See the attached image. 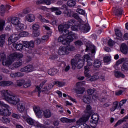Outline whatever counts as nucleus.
I'll return each instance as SVG.
<instances>
[{
	"instance_id": "f257e3e1",
	"label": "nucleus",
	"mask_w": 128,
	"mask_h": 128,
	"mask_svg": "<svg viewBox=\"0 0 128 128\" xmlns=\"http://www.w3.org/2000/svg\"><path fill=\"white\" fill-rule=\"evenodd\" d=\"M71 27V30L73 31H76L78 30H80L84 33H87L90 30L88 26L82 24V21L81 19L76 21V20H70L68 21L67 24H60L58 27L60 32H62L63 35L58 38V42H62L64 45H69L70 42L76 39L78 36L76 34L72 32H69L68 29Z\"/></svg>"
},
{
	"instance_id": "f03ea898",
	"label": "nucleus",
	"mask_w": 128,
	"mask_h": 128,
	"mask_svg": "<svg viewBox=\"0 0 128 128\" xmlns=\"http://www.w3.org/2000/svg\"><path fill=\"white\" fill-rule=\"evenodd\" d=\"M90 54H86L83 56L82 59L80 55L78 54L76 56L75 58L71 60L72 68L74 70L76 69V67H77L78 69H80L83 66L84 62H86L88 65L84 67V73L85 76L88 78V80L93 82L94 80H98V78H100L102 80H105L106 78L104 74H101L100 75V76L98 74L91 76L89 74V69L90 66L92 65V62H93V61L90 58Z\"/></svg>"
},
{
	"instance_id": "7ed1b4c3",
	"label": "nucleus",
	"mask_w": 128,
	"mask_h": 128,
	"mask_svg": "<svg viewBox=\"0 0 128 128\" xmlns=\"http://www.w3.org/2000/svg\"><path fill=\"white\" fill-rule=\"evenodd\" d=\"M1 95L2 98L10 104L14 106L16 105V108L20 112H24L26 111L25 105L24 102H20L19 97L12 94L9 90H3L2 91Z\"/></svg>"
},
{
	"instance_id": "20e7f679",
	"label": "nucleus",
	"mask_w": 128,
	"mask_h": 128,
	"mask_svg": "<svg viewBox=\"0 0 128 128\" xmlns=\"http://www.w3.org/2000/svg\"><path fill=\"white\" fill-rule=\"evenodd\" d=\"M91 109V106L88 104L86 110L84 111V114L76 122V124H77L76 126H72L70 128H90L86 122L90 118Z\"/></svg>"
},
{
	"instance_id": "39448f33",
	"label": "nucleus",
	"mask_w": 128,
	"mask_h": 128,
	"mask_svg": "<svg viewBox=\"0 0 128 128\" xmlns=\"http://www.w3.org/2000/svg\"><path fill=\"white\" fill-rule=\"evenodd\" d=\"M23 56L22 54L18 53H14L10 54L8 58H6L5 56L0 58V61H2V64L4 66H10L12 62L18 58H21Z\"/></svg>"
},
{
	"instance_id": "423d86ee",
	"label": "nucleus",
	"mask_w": 128,
	"mask_h": 128,
	"mask_svg": "<svg viewBox=\"0 0 128 128\" xmlns=\"http://www.w3.org/2000/svg\"><path fill=\"white\" fill-rule=\"evenodd\" d=\"M0 114L4 116H9L12 114V112L10 111V106L4 102L0 101Z\"/></svg>"
},
{
	"instance_id": "0eeeda50",
	"label": "nucleus",
	"mask_w": 128,
	"mask_h": 128,
	"mask_svg": "<svg viewBox=\"0 0 128 128\" xmlns=\"http://www.w3.org/2000/svg\"><path fill=\"white\" fill-rule=\"evenodd\" d=\"M74 46L68 45L67 47L60 46L58 50V54L60 56H64L69 54V52L74 50Z\"/></svg>"
},
{
	"instance_id": "6e6552de",
	"label": "nucleus",
	"mask_w": 128,
	"mask_h": 128,
	"mask_svg": "<svg viewBox=\"0 0 128 128\" xmlns=\"http://www.w3.org/2000/svg\"><path fill=\"white\" fill-rule=\"evenodd\" d=\"M24 121H26L30 125H34L39 128H44L43 126L38 122H36L34 120L32 119L30 117L26 114L22 116Z\"/></svg>"
},
{
	"instance_id": "1a4fd4ad",
	"label": "nucleus",
	"mask_w": 128,
	"mask_h": 128,
	"mask_svg": "<svg viewBox=\"0 0 128 128\" xmlns=\"http://www.w3.org/2000/svg\"><path fill=\"white\" fill-rule=\"evenodd\" d=\"M85 84L86 82L84 81L78 82L76 84V89H75L76 94H82L84 92V88H82V86L83 85H84Z\"/></svg>"
},
{
	"instance_id": "9d476101",
	"label": "nucleus",
	"mask_w": 128,
	"mask_h": 128,
	"mask_svg": "<svg viewBox=\"0 0 128 128\" xmlns=\"http://www.w3.org/2000/svg\"><path fill=\"white\" fill-rule=\"evenodd\" d=\"M99 118L97 114H94L90 119V125L92 127L94 128L96 124H98Z\"/></svg>"
},
{
	"instance_id": "9b49d317",
	"label": "nucleus",
	"mask_w": 128,
	"mask_h": 128,
	"mask_svg": "<svg viewBox=\"0 0 128 128\" xmlns=\"http://www.w3.org/2000/svg\"><path fill=\"white\" fill-rule=\"evenodd\" d=\"M65 8H66V6H62L61 8L53 7L49 8V10L52 12H55V14H56V16H60V14H62V12L60 10V9L64 10V12L66 11Z\"/></svg>"
},
{
	"instance_id": "f8f14e48",
	"label": "nucleus",
	"mask_w": 128,
	"mask_h": 128,
	"mask_svg": "<svg viewBox=\"0 0 128 128\" xmlns=\"http://www.w3.org/2000/svg\"><path fill=\"white\" fill-rule=\"evenodd\" d=\"M65 11L64 12V14L67 16H73L76 20H79V17L77 14H74V12L70 10H68L66 8H65Z\"/></svg>"
},
{
	"instance_id": "ddd939ff",
	"label": "nucleus",
	"mask_w": 128,
	"mask_h": 128,
	"mask_svg": "<svg viewBox=\"0 0 128 128\" xmlns=\"http://www.w3.org/2000/svg\"><path fill=\"white\" fill-rule=\"evenodd\" d=\"M19 39L18 34H11L8 38V44L11 45L12 44L16 42Z\"/></svg>"
},
{
	"instance_id": "4468645a",
	"label": "nucleus",
	"mask_w": 128,
	"mask_h": 128,
	"mask_svg": "<svg viewBox=\"0 0 128 128\" xmlns=\"http://www.w3.org/2000/svg\"><path fill=\"white\" fill-rule=\"evenodd\" d=\"M38 68H34L32 65H28L20 69L22 72H31L34 70H38Z\"/></svg>"
},
{
	"instance_id": "2eb2a0df",
	"label": "nucleus",
	"mask_w": 128,
	"mask_h": 128,
	"mask_svg": "<svg viewBox=\"0 0 128 128\" xmlns=\"http://www.w3.org/2000/svg\"><path fill=\"white\" fill-rule=\"evenodd\" d=\"M22 46H24V47L32 50L34 47V42L33 40H30V42L22 41Z\"/></svg>"
},
{
	"instance_id": "dca6fc26",
	"label": "nucleus",
	"mask_w": 128,
	"mask_h": 128,
	"mask_svg": "<svg viewBox=\"0 0 128 128\" xmlns=\"http://www.w3.org/2000/svg\"><path fill=\"white\" fill-rule=\"evenodd\" d=\"M46 82V80H44V81L42 82H41L40 84V86H37L36 87V90H38V96L40 97V92H46L48 91V89L47 88H44V90H41V89L43 87V86H44V84Z\"/></svg>"
},
{
	"instance_id": "f3484780",
	"label": "nucleus",
	"mask_w": 128,
	"mask_h": 128,
	"mask_svg": "<svg viewBox=\"0 0 128 128\" xmlns=\"http://www.w3.org/2000/svg\"><path fill=\"white\" fill-rule=\"evenodd\" d=\"M26 22H32L35 20V16L32 14H27L24 18Z\"/></svg>"
},
{
	"instance_id": "a211bd4d",
	"label": "nucleus",
	"mask_w": 128,
	"mask_h": 128,
	"mask_svg": "<svg viewBox=\"0 0 128 128\" xmlns=\"http://www.w3.org/2000/svg\"><path fill=\"white\" fill-rule=\"evenodd\" d=\"M120 51L124 54H128V48L127 45L126 44L122 43L121 44Z\"/></svg>"
},
{
	"instance_id": "6ab92c4d",
	"label": "nucleus",
	"mask_w": 128,
	"mask_h": 128,
	"mask_svg": "<svg viewBox=\"0 0 128 128\" xmlns=\"http://www.w3.org/2000/svg\"><path fill=\"white\" fill-rule=\"evenodd\" d=\"M34 110L38 116L40 117L42 115V110H40L39 107H36V106H35L34 107Z\"/></svg>"
},
{
	"instance_id": "aec40b11",
	"label": "nucleus",
	"mask_w": 128,
	"mask_h": 128,
	"mask_svg": "<svg viewBox=\"0 0 128 128\" xmlns=\"http://www.w3.org/2000/svg\"><path fill=\"white\" fill-rule=\"evenodd\" d=\"M12 24L15 26L20 23V20L18 17H14L11 20Z\"/></svg>"
},
{
	"instance_id": "412c9836",
	"label": "nucleus",
	"mask_w": 128,
	"mask_h": 128,
	"mask_svg": "<svg viewBox=\"0 0 128 128\" xmlns=\"http://www.w3.org/2000/svg\"><path fill=\"white\" fill-rule=\"evenodd\" d=\"M92 98L90 95L84 96L82 98V100L84 103L90 104L92 102Z\"/></svg>"
},
{
	"instance_id": "4be33fe9",
	"label": "nucleus",
	"mask_w": 128,
	"mask_h": 128,
	"mask_svg": "<svg viewBox=\"0 0 128 128\" xmlns=\"http://www.w3.org/2000/svg\"><path fill=\"white\" fill-rule=\"evenodd\" d=\"M54 2L50 0H38L36 2L38 4H42L44 3L46 4V5H50L52 3H54Z\"/></svg>"
},
{
	"instance_id": "5701e85b",
	"label": "nucleus",
	"mask_w": 128,
	"mask_h": 128,
	"mask_svg": "<svg viewBox=\"0 0 128 128\" xmlns=\"http://www.w3.org/2000/svg\"><path fill=\"white\" fill-rule=\"evenodd\" d=\"M61 122L63 123H67V122H76V119H68L66 118H62L60 119Z\"/></svg>"
},
{
	"instance_id": "b1692460",
	"label": "nucleus",
	"mask_w": 128,
	"mask_h": 128,
	"mask_svg": "<svg viewBox=\"0 0 128 128\" xmlns=\"http://www.w3.org/2000/svg\"><path fill=\"white\" fill-rule=\"evenodd\" d=\"M42 115H44V117L46 118H49L52 116V113L50 110H42Z\"/></svg>"
},
{
	"instance_id": "393cba45",
	"label": "nucleus",
	"mask_w": 128,
	"mask_h": 128,
	"mask_svg": "<svg viewBox=\"0 0 128 128\" xmlns=\"http://www.w3.org/2000/svg\"><path fill=\"white\" fill-rule=\"evenodd\" d=\"M16 29L18 32H21L24 30V24L20 22L17 26H15Z\"/></svg>"
},
{
	"instance_id": "a878e982",
	"label": "nucleus",
	"mask_w": 128,
	"mask_h": 128,
	"mask_svg": "<svg viewBox=\"0 0 128 128\" xmlns=\"http://www.w3.org/2000/svg\"><path fill=\"white\" fill-rule=\"evenodd\" d=\"M12 84V82L2 81L0 82V86H10Z\"/></svg>"
},
{
	"instance_id": "bb28decb",
	"label": "nucleus",
	"mask_w": 128,
	"mask_h": 128,
	"mask_svg": "<svg viewBox=\"0 0 128 128\" xmlns=\"http://www.w3.org/2000/svg\"><path fill=\"white\" fill-rule=\"evenodd\" d=\"M58 72V70L56 68H50L48 70V74L50 76H54L57 74Z\"/></svg>"
},
{
	"instance_id": "cd10ccee",
	"label": "nucleus",
	"mask_w": 128,
	"mask_h": 128,
	"mask_svg": "<svg viewBox=\"0 0 128 128\" xmlns=\"http://www.w3.org/2000/svg\"><path fill=\"white\" fill-rule=\"evenodd\" d=\"M6 36L4 34H2L0 36V46H4L5 43Z\"/></svg>"
},
{
	"instance_id": "c85d7f7f",
	"label": "nucleus",
	"mask_w": 128,
	"mask_h": 128,
	"mask_svg": "<svg viewBox=\"0 0 128 128\" xmlns=\"http://www.w3.org/2000/svg\"><path fill=\"white\" fill-rule=\"evenodd\" d=\"M119 104L118 102H114L113 103L112 108H110L111 112H114L118 108Z\"/></svg>"
},
{
	"instance_id": "c756f323",
	"label": "nucleus",
	"mask_w": 128,
	"mask_h": 128,
	"mask_svg": "<svg viewBox=\"0 0 128 128\" xmlns=\"http://www.w3.org/2000/svg\"><path fill=\"white\" fill-rule=\"evenodd\" d=\"M128 120V114L122 120H118L114 125V126H117L118 125H120L122 123Z\"/></svg>"
},
{
	"instance_id": "7c9ffc66",
	"label": "nucleus",
	"mask_w": 128,
	"mask_h": 128,
	"mask_svg": "<svg viewBox=\"0 0 128 128\" xmlns=\"http://www.w3.org/2000/svg\"><path fill=\"white\" fill-rule=\"evenodd\" d=\"M13 46L15 47L17 50H21L23 48V44L20 43L17 44H13Z\"/></svg>"
},
{
	"instance_id": "2f4dec72",
	"label": "nucleus",
	"mask_w": 128,
	"mask_h": 128,
	"mask_svg": "<svg viewBox=\"0 0 128 128\" xmlns=\"http://www.w3.org/2000/svg\"><path fill=\"white\" fill-rule=\"evenodd\" d=\"M116 16H121L122 14V10L120 8H116L114 11Z\"/></svg>"
},
{
	"instance_id": "473e14b6",
	"label": "nucleus",
	"mask_w": 128,
	"mask_h": 128,
	"mask_svg": "<svg viewBox=\"0 0 128 128\" xmlns=\"http://www.w3.org/2000/svg\"><path fill=\"white\" fill-rule=\"evenodd\" d=\"M29 34L26 31H22L18 34L19 38H20L26 37L28 36Z\"/></svg>"
},
{
	"instance_id": "72a5a7b5",
	"label": "nucleus",
	"mask_w": 128,
	"mask_h": 128,
	"mask_svg": "<svg viewBox=\"0 0 128 128\" xmlns=\"http://www.w3.org/2000/svg\"><path fill=\"white\" fill-rule=\"evenodd\" d=\"M24 74L21 72H16V73H12L10 74L11 78H16V76H23Z\"/></svg>"
},
{
	"instance_id": "f704fd0d",
	"label": "nucleus",
	"mask_w": 128,
	"mask_h": 128,
	"mask_svg": "<svg viewBox=\"0 0 128 128\" xmlns=\"http://www.w3.org/2000/svg\"><path fill=\"white\" fill-rule=\"evenodd\" d=\"M114 75L116 78H125V76L122 73L119 72H115Z\"/></svg>"
},
{
	"instance_id": "c9c22d12",
	"label": "nucleus",
	"mask_w": 128,
	"mask_h": 128,
	"mask_svg": "<svg viewBox=\"0 0 128 128\" xmlns=\"http://www.w3.org/2000/svg\"><path fill=\"white\" fill-rule=\"evenodd\" d=\"M38 18L40 20L41 22L43 23L49 24L50 21L48 20H46V18H44L42 16L40 15L38 16Z\"/></svg>"
},
{
	"instance_id": "e433bc0d",
	"label": "nucleus",
	"mask_w": 128,
	"mask_h": 128,
	"mask_svg": "<svg viewBox=\"0 0 128 128\" xmlns=\"http://www.w3.org/2000/svg\"><path fill=\"white\" fill-rule=\"evenodd\" d=\"M63 97L64 98H66L67 100H70L72 102H76V99L72 98L70 96L67 95L66 94H63Z\"/></svg>"
},
{
	"instance_id": "4c0bfd02",
	"label": "nucleus",
	"mask_w": 128,
	"mask_h": 128,
	"mask_svg": "<svg viewBox=\"0 0 128 128\" xmlns=\"http://www.w3.org/2000/svg\"><path fill=\"white\" fill-rule=\"evenodd\" d=\"M67 5L70 7L74 6H76V2L74 0H70L68 1Z\"/></svg>"
},
{
	"instance_id": "58836bf2",
	"label": "nucleus",
	"mask_w": 128,
	"mask_h": 128,
	"mask_svg": "<svg viewBox=\"0 0 128 128\" xmlns=\"http://www.w3.org/2000/svg\"><path fill=\"white\" fill-rule=\"evenodd\" d=\"M115 34L116 36L118 38H122V34L121 32V31L118 29H116L115 30Z\"/></svg>"
},
{
	"instance_id": "ea45409f",
	"label": "nucleus",
	"mask_w": 128,
	"mask_h": 128,
	"mask_svg": "<svg viewBox=\"0 0 128 128\" xmlns=\"http://www.w3.org/2000/svg\"><path fill=\"white\" fill-rule=\"evenodd\" d=\"M22 60H18V62L14 64L13 66L14 68H18L20 66H22Z\"/></svg>"
},
{
	"instance_id": "a19ab883",
	"label": "nucleus",
	"mask_w": 128,
	"mask_h": 128,
	"mask_svg": "<svg viewBox=\"0 0 128 128\" xmlns=\"http://www.w3.org/2000/svg\"><path fill=\"white\" fill-rule=\"evenodd\" d=\"M122 71L128 70V62H124L122 66Z\"/></svg>"
},
{
	"instance_id": "79ce46f5",
	"label": "nucleus",
	"mask_w": 128,
	"mask_h": 128,
	"mask_svg": "<svg viewBox=\"0 0 128 128\" xmlns=\"http://www.w3.org/2000/svg\"><path fill=\"white\" fill-rule=\"evenodd\" d=\"M50 124H51V121L47 120L46 122V123H45V126L42 124V126H43V128H54V126H50V127L48 126Z\"/></svg>"
},
{
	"instance_id": "37998d69",
	"label": "nucleus",
	"mask_w": 128,
	"mask_h": 128,
	"mask_svg": "<svg viewBox=\"0 0 128 128\" xmlns=\"http://www.w3.org/2000/svg\"><path fill=\"white\" fill-rule=\"evenodd\" d=\"M6 21L4 20H1L0 21V30H3L4 26H5Z\"/></svg>"
},
{
	"instance_id": "c03bdc74",
	"label": "nucleus",
	"mask_w": 128,
	"mask_h": 128,
	"mask_svg": "<svg viewBox=\"0 0 128 128\" xmlns=\"http://www.w3.org/2000/svg\"><path fill=\"white\" fill-rule=\"evenodd\" d=\"M104 60L105 63H108L111 60V56H106L104 57Z\"/></svg>"
},
{
	"instance_id": "a18cd8bd",
	"label": "nucleus",
	"mask_w": 128,
	"mask_h": 128,
	"mask_svg": "<svg viewBox=\"0 0 128 128\" xmlns=\"http://www.w3.org/2000/svg\"><path fill=\"white\" fill-rule=\"evenodd\" d=\"M126 88H122V90H119L118 91H116V96H120L124 92H126Z\"/></svg>"
},
{
	"instance_id": "49530a36",
	"label": "nucleus",
	"mask_w": 128,
	"mask_h": 128,
	"mask_svg": "<svg viewBox=\"0 0 128 128\" xmlns=\"http://www.w3.org/2000/svg\"><path fill=\"white\" fill-rule=\"evenodd\" d=\"M2 122H3L5 124H8V123H10V118H5V117L2 118Z\"/></svg>"
},
{
	"instance_id": "de8ad7c7",
	"label": "nucleus",
	"mask_w": 128,
	"mask_h": 128,
	"mask_svg": "<svg viewBox=\"0 0 128 128\" xmlns=\"http://www.w3.org/2000/svg\"><path fill=\"white\" fill-rule=\"evenodd\" d=\"M25 82L24 80H19L16 82V85L18 86H21L24 84Z\"/></svg>"
},
{
	"instance_id": "09e8293b",
	"label": "nucleus",
	"mask_w": 128,
	"mask_h": 128,
	"mask_svg": "<svg viewBox=\"0 0 128 128\" xmlns=\"http://www.w3.org/2000/svg\"><path fill=\"white\" fill-rule=\"evenodd\" d=\"M31 86V82L30 81L28 80L27 82H25L24 83V86L25 88H28L30 87Z\"/></svg>"
},
{
	"instance_id": "8fccbe9b",
	"label": "nucleus",
	"mask_w": 128,
	"mask_h": 128,
	"mask_svg": "<svg viewBox=\"0 0 128 128\" xmlns=\"http://www.w3.org/2000/svg\"><path fill=\"white\" fill-rule=\"evenodd\" d=\"M32 28L34 31H36L40 28V26L38 23H36L32 26Z\"/></svg>"
},
{
	"instance_id": "3c124183",
	"label": "nucleus",
	"mask_w": 128,
	"mask_h": 128,
	"mask_svg": "<svg viewBox=\"0 0 128 128\" xmlns=\"http://www.w3.org/2000/svg\"><path fill=\"white\" fill-rule=\"evenodd\" d=\"M101 65V62L98 60H96L94 64V66L99 68Z\"/></svg>"
},
{
	"instance_id": "603ef678",
	"label": "nucleus",
	"mask_w": 128,
	"mask_h": 128,
	"mask_svg": "<svg viewBox=\"0 0 128 128\" xmlns=\"http://www.w3.org/2000/svg\"><path fill=\"white\" fill-rule=\"evenodd\" d=\"M74 44L76 46H78L82 45L83 43L82 41L78 40L74 42Z\"/></svg>"
},
{
	"instance_id": "864d4df0",
	"label": "nucleus",
	"mask_w": 128,
	"mask_h": 128,
	"mask_svg": "<svg viewBox=\"0 0 128 128\" xmlns=\"http://www.w3.org/2000/svg\"><path fill=\"white\" fill-rule=\"evenodd\" d=\"M12 118H14L16 120H19L20 118V115L16 114H12Z\"/></svg>"
},
{
	"instance_id": "5fc2aeb1",
	"label": "nucleus",
	"mask_w": 128,
	"mask_h": 128,
	"mask_svg": "<svg viewBox=\"0 0 128 128\" xmlns=\"http://www.w3.org/2000/svg\"><path fill=\"white\" fill-rule=\"evenodd\" d=\"M76 12L78 13H79L80 14H85V12L84 10L81 9V8H78L76 10Z\"/></svg>"
},
{
	"instance_id": "6e6d98bb",
	"label": "nucleus",
	"mask_w": 128,
	"mask_h": 128,
	"mask_svg": "<svg viewBox=\"0 0 128 128\" xmlns=\"http://www.w3.org/2000/svg\"><path fill=\"white\" fill-rule=\"evenodd\" d=\"M40 35V32L38 30H34L32 34V36L34 37H38Z\"/></svg>"
},
{
	"instance_id": "4d7b16f0",
	"label": "nucleus",
	"mask_w": 128,
	"mask_h": 128,
	"mask_svg": "<svg viewBox=\"0 0 128 128\" xmlns=\"http://www.w3.org/2000/svg\"><path fill=\"white\" fill-rule=\"evenodd\" d=\"M6 12L5 7L4 6L2 5L0 6V13L3 14L4 13Z\"/></svg>"
},
{
	"instance_id": "13d9d810",
	"label": "nucleus",
	"mask_w": 128,
	"mask_h": 128,
	"mask_svg": "<svg viewBox=\"0 0 128 128\" xmlns=\"http://www.w3.org/2000/svg\"><path fill=\"white\" fill-rule=\"evenodd\" d=\"M87 92L89 95L92 96L94 93V90L90 88L88 90Z\"/></svg>"
},
{
	"instance_id": "bf43d9fd",
	"label": "nucleus",
	"mask_w": 128,
	"mask_h": 128,
	"mask_svg": "<svg viewBox=\"0 0 128 128\" xmlns=\"http://www.w3.org/2000/svg\"><path fill=\"white\" fill-rule=\"evenodd\" d=\"M108 43V45L110 46H112L114 45V41H112V39H109Z\"/></svg>"
},
{
	"instance_id": "052dcab7",
	"label": "nucleus",
	"mask_w": 128,
	"mask_h": 128,
	"mask_svg": "<svg viewBox=\"0 0 128 128\" xmlns=\"http://www.w3.org/2000/svg\"><path fill=\"white\" fill-rule=\"evenodd\" d=\"M56 84L58 86V87H62L64 86L63 83L60 82H56Z\"/></svg>"
},
{
	"instance_id": "680f3d73",
	"label": "nucleus",
	"mask_w": 128,
	"mask_h": 128,
	"mask_svg": "<svg viewBox=\"0 0 128 128\" xmlns=\"http://www.w3.org/2000/svg\"><path fill=\"white\" fill-rule=\"evenodd\" d=\"M124 58H121L120 60H119L116 63V65H119L120 64H121L123 62H124Z\"/></svg>"
},
{
	"instance_id": "e2e57ef3",
	"label": "nucleus",
	"mask_w": 128,
	"mask_h": 128,
	"mask_svg": "<svg viewBox=\"0 0 128 128\" xmlns=\"http://www.w3.org/2000/svg\"><path fill=\"white\" fill-rule=\"evenodd\" d=\"M64 104H65L66 106H71L72 105V103L70 102L68 100H66L64 102Z\"/></svg>"
},
{
	"instance_id": "0e129e2a",
	"label": "nucleus",
	"mask_w": 128,
	"mask_h": 128,
	"mask_svg": "<svg viewBox=\"0 0 128 128\" xmlns=\"http://www.w3.org/2000/svg\"><path fill=\"white\" fill-rule=\"evenodd\" d=\"M49 39V36L48 35H45L42 37V40H48Z\"/></svg>"
},
{
	"instance_id": "69168bd1",
	"label": "nucleus",
	"mask_w": 128,
	"mask_h": 128,
	"mask_svg": "<svg viewBox=\"0 0 128 128\" xmlns=\"http://www.w3.org/2000/svg\"><path fill=\"white\" fill-rule=\"evenodd\" d=\"M91 48H92V54H94L96 52H95V50H96V47L95 46H94V45H92V46H90Z\"/></svg>"
},
{
	"instance_id": "338daca9",
	"label": "nucleus",
	"mask_w": 128,
	"mask_h": 128,
	"mask_svg": "<svg viewBox=\"0 0 128 128\" xmlns=\"http://www.w3.org/2000/svg\"><path fill=\"white\" fill-rule=\"evenodd\" d=\"M104 50L106 51V52H111L110 48H108V47H104Z\"/></svg>"
},
{
	"instance_id": "774afa93",
	"label": "nucleus",
	"mask_w": 128,
	"mask_h": 128,
	"mask_svg": "<svg viewBox=\"0 0 128 128\" xmlns=\"http://www.w3.org/2000/svg\"><path fill=\"white\" fill-rule=\"evenodd\" d=\"M124 38L125 40H128V33H126L124 34Z\"/></svg>"
}]
</instances>
